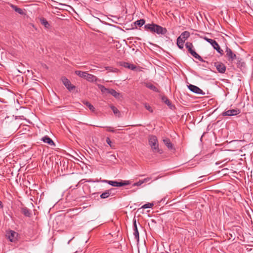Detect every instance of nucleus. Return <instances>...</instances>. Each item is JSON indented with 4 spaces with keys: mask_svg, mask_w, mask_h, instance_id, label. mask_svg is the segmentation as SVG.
<instances>
[{
    "mask_svg": "<svg viewBox=\"0 0 253 253\" xmlns=\"http://www.w3.org/2000/svg\"><path fill=\"white\" fill-rule=\"evenodd\" d=\"M144 28L146 31L153 33H156L158 35H164L167 32V30L166 28L162 27L154 23L146 24L144 25Z\"/></svg>",
    "mask_w": 253,
    "mask_h": 253,
    "instance_id": "obj_1",
    "label": "nucleus"
},
{
    "mask_svg": "<svg viewBox=\"0 0 253 253\" xmlns=\"http://www.w3.org/2000/svg\"><path fill=\"white\" fill-rule=\"evenodd\" d=\"M225 57L227 58L228 61L230 63H232L233 62L236 60L237 61V64H238V66H239L240 63L241 62V59L237 56L236 54H235L231 49L226 46L225 50Z\"/></svg>",
    "mask_w": 253,
    "mask_h": 253,
    "instance_id": "obj_2",
    "label": "nucleus"
},
{
    "mask_svg": "<svg viewBox=\"0 0 253 253\" xmlns=\"http://www.w3.org/2000/svg\"><path fill=\"white\" fill-rule=\"evenodd\" d=\"M149 144L151 147L152 150L155 152H158L160 154L162 151L159 148V144L157 137L155 135H149L148 137Z\"/></svg>",
    "mask_w": 253,
    "mask_h": 253,
    "instance_id": "obj_3",
    "label": "nucleus"
},
{
    "mask_svg": "<svg viewBox=\"0 0 253 253\" xmlns=\"http://www.w3.org/2000/svg\"><path fill=\"white\" fill-rule=\"evenodd\" d=\"M185 46L186 48H187L189 52L196 59H198L199 60L203 62L202 58L196 53V52L193 49V45L191 42H187L185 44Z\"/></svg>",
    "mask_w": 253,
    "mask_h": 253,
    "instance_id": "obj_4",
    "label": "nucleus"
},
{
    "mask_svg": "<svg viewBox=\"0 0 253 253\" xmlns=\"http://www.w3.org/2000/svg\"><path fill=\"white\" fill-rule=\"evenodd\" d=\"M102 181L105 183H107L114 187H121L129 185L130 183L129 181H122L121 182H118L116 181L103 180Z\"/></svg>",
    "mask_w": 253,
    "mask_h": 253,
    "instance_id": "obj_5",
    "label": "nucleus"
},
{
    "mask_svg": "<svg viewBox=\"0 0 253 253\" xmlns=\"http://www.w3.org/2000/svg\"><path fill=\"white\" fill-rule=\"evenodd\" d=\"M18 234L13 230H10L6 232V237L11 242H15L17 240Z\"/></svg>",
    "mask_w": 253,
    "mask_h": 253,
    "instance_id": "obj_6",
    "label": "nucleus"
},
{
    "mask_svg": "<svg viewBox=\"0 0 253 253\" xmlns=\"http://www.w3.org/2000/svg\"><path fill=\"white\" fill-rule=\"evenodd\" d=\"M61 80L63 84L69 91H71L75 89L76 86L72 84L71 82L67 78L62 77Z\"/></svg>",
    "mask_w": 253,
    "mask_h": 253,
    "instance_id": "obj_7",
    "label": "nucleus"
},
{
    "mask_svg": "<svg viewBox=\"0 0 253 253\" xmlns=\"http://www.w3.org/2000/svg\"><path fill=\"white\" fill-rule=\"evenodd\" d=\"M214 65L219 73L221 74L225 73L226 66L223 63L221 62H216L214 63Z\"/></svg>",
    "mask_w": 253,
    "mask_h": 253,
    "instance_id": "obj_8",
    "label": "nucleus"
},
{
    "mask_svg": "<svg viewBox=\"0 0 253 253\" xmlns=\"http://www.w3.org/2000/svg\"><path fill=\"white\" fill-rule=\"evenodd\" d=\"M240 111L239 109H231L228 110L222 113V115L223 116H232L239 114Z\"/></svg>",
    "mask_w": 253,
    "mask_h": 253,
    "instance_id": "obj_9",
    "label": "nucleus"
},
{
    "mask_svg": "<svg viewBox=\"0 0 253 253\" xmlns=\"http://www.w3.org/2000/svg\"><path fill=\"white\" fill-rule=\"evenodd\" d=\"M188 88L192 92L199 94H205V93L203 92V91L200 89L199 87H198L197 86H195L193 84H190L188 86Z\"/></svg>",
    "mask_w": 253,
    "mask_h": 253,
    "instance_id": "obj_10",
    "label": "nucleus"
},
{
    "mask_svg": "<svg viewBox=\"0 0 253 253\" xmlns=\"http://www.w3.org/2000/svg\"><path fill=\"white\" fill-rule=\"evenodd\" d=\"M114 191L115 189L114 188H111L109 190H106L104 192L102 193L100 195V198L101 199H106L110 196H113L114 195L113 192Z\"/></svg>",
    "mask_w": 253,
    "mask_h": 253,
    "instance_id": "obj_11",
    "label": "nucleus"
},
{
    "mask_svg": "<svg viewBox=\"0 0 253 253\" xmlns=\"http://www.w3.org/2000/svg\"><path fill=\"white\" fill-rule=\"evenodd\" d=\"M190 37V33L188 31H185L182 32L181 35L177 38L179 40L182 41L184 42Z\"/></svg>",
    "mask_w": 253,
    "mask_h": 253,
    "instance_id": "obj_12",
    "label": "nucleus"
},
{
    "mask_svg": "<svg viewBox=\"0 0 253 253\" xmlns=\"http://www.w3.org/2000/svg\"><path fill=\"white\" fill-rule=\"evenodd\" d=\"M43 142L49 144L50 146H55V143L53 141L49 138L48 136L46 135L43 137L42 139Z\"/></svg>",
    "mask_w": 253,
    "mask_h": 253,
    "instance_id": "obj_13",
    "label": "nucleus"
},
{
    "mask_svg": "<svg viewBox=\"0 0 253 253\" xmlns=\"http://www.w3.org/2000/svg\"><path fill=\"white\" fill-rule=\"evenodd\" d=\"M85 80L89 82H95L98 81V78L93 75L87 73Z\"/></svg>",
    "mask_w": 253,
    "mask_h": 253,
    "instance_id": "obj_14",
    "label": "nucleus"
},
{
    "mask_svg": "<svg viewBox=\"0 0 253 253\" xmlns=\"http://www.w3.org/2000/svg\"><path fill=\"white\" fill-rule=\"evenodd\" d=\"M163 141L165 145L168 147L169 149H173V144L171 143L169 139L166 138L165 139H163Z\"/></svg>",
    "mask_w": 253,
    "mask_h": 253,
    "instance_id": "obj_15",
    "label": "nucleus"
},
{
    "mask_svg": "<svg viewBox=\"0 0 253 253\" xmlns=\"http://www.w3.org/2000/svg\"><path fill=\"white\" fill-rule=\"evenodd\" d=\"M211 45L220 55H222L223 54V50L220 48L219 44L216 41Z\"/></svg>",
    "mask_w": 253,
    "mask_h": 253,
    "instance_id": "obj_16",
    "label": "nucleus"
},
{
    "mask_svg": "<svg viewBox=\"0 0 253 253\" xmlns=\"http://www.w3.org/2000/svg\"><path fill=\"white\" fill-rule=\"evenodd\" d=\"M144 84H145V86L147 88H149L150 89H151L156 92H159V90L158 89V88L157 87H156L155 85H154L152 83H144Z\"/></svg>",
    "mask_w": 253,
    "mask_h": 253,
    "instance_id": "obj_17",
    "label": "nucleus"
},
{
    "mask_svg": "<svg viewBox=\"0 0 253 253\" xmlns=\"http://www.w3.org/2000/svg\"><path fill=\"white\" fill-rule=\"evenodd\" d=\"M10 6L15 12H17L18 13L21 15L24 14L23 10L21 8L17 7L16 5L11 4Z\"/></svg>",
    "mask_w": 253,
    "mask_h": 253,
    "instance_id": "obj_18",
    "label": "nucleus"
},
{
    "mask_svg": "<svg viewBox=\"0 0 253 253\" xmlns=\"http://www.w3.org/2000/svg\"><path fill=\"white\" fill-rule=\"evenodd\" d=\"M98 86L102 93L109 94V92L110 89L106 88L104 85L101 84H98Z\"/></svg>",
    "mask_w": 253,
    "mask_h": 253,
    "instance_id": "obj_19",
    "label": "nucleus"
},
{
    "mask_svg": "<svg viewBox=\"0 0 253 253\" xmlns=\"http://www.w3.org/2000/svg\"><path fill=\"white\" fill-rule=\"evenodd\" d=\"M75 74L80 77L83 78L85 79H86V75H87V72L81 71H76Z\"/></svg>",
    "mask_w": 253,
    "mask_h": 253,
    "instance_id": "obj_20",
    "label": "nucleus"
},
{
    "mask_svg": "<svg viewBox=\"0 0 253 253\" xmlns=\"http://www.w3.org/2000/svg\"><path fill=\"white\" fill-rule=\"evenodd\" d=\"M162 100L164 102L170 109H172L173 105L171 104L169 100L165 96H163L162 97Z\"/></svg>",
    "mask_w": 253,
    "mask_h": 253,
    "instance_id": "obj_21",
    "label": "nucleus"
},
{
    "mask_svg": "<svg viewBox=\"0 0 253 253\" xmlns=\"http://www.w3.org/2000/svg\"><path fill=\"white\" fill-rule=\"evenodd\" d=\"M122 65L125 68H127L132 70L136 68V66L135 65L133 64H129L127 62H124Z\"/></svg>",
    "mask_w": 253,
    "mask_h": 253,
    "instance_id": "obj_22",
    "label": "nucleus"
},
{
    "mask_svg": "<svg viewBox=\"0 0 253 253\" xmlns=\"http://www.w3.org/2000/svg\"><path fill=\"white\" fill-rule=\"evenodd\" d=\"M109 94H111L113 95L114 97L116 98H119V96L120 95V93L117 92L116 90H115L113 89H110L109 92Z\"/></svg>",
    "mask_w": 253,
    "mask_h": 253,
    "instance_id": "obj_23",
    "label": "nucleus"
},
{
    "mask_svg": "<svg viewBox=\"0 0 253 253\" xmlns=\"http://www.w3.org/2000/svg\"><path fill=\"white\" fill-rule=\"evenodd\" d=\"M22 213L27 217H29L31 215V212L30 210L27 208H24L22 209Z\"/></svg>",
    "mask_w": 253,
    "mask_h": 253,
    "instance_id": "obj_24",
    "label": "nucleus"
},
{
    "mask_svg": "<svg viewBox=\"0 0 253 253\" xmlns=\"http://www.w3.org/2000/svg\"><path fill=\"white\" fill-rule=\"evenodd\" d=\"M145 21L143 19H141L140 20H138L134 22V24L136 25H137L139 27H141L145 24Z\"/></svg>",
    "mask_w": 253,
    "mask_h": 253,
    "instance_id": "obj_25",
    "label": "nucleus"
},
{
    "mask_svg": "<svg viewBox=\"0 0 253 253\" xmlns=\"http://www.w3.org/2000/svg\"><path fill=\"white\" fill-rule=\"evenodd\" d=\"M184 42H182V41H181L179 40L178 39H177V42L176 44L177 46L181 49H182L184 47Z\"/></svg>",
    "mask_w": 253,
    "mask_h": 253,
    "instance_id": "obj_26",
    "label": "nucleus"
},
{
    "mask_svg": "<svg viewBox=\"0 0 253 253\" xmlns=\"http://www.w3.org/2000/svg\"><path fill=\"white\" fill-rule=\"evenodd\" d=\"M84 103L91 110L92 112H94L95 108L93 105H92L89 102L84 101Z\"/></svg>",
    "mask_w": 253,
    "mask_h": 253,
    "instance_id": "obj_27",
    "label": "nucleus"
},
{
    "mask_svg": "<svg viewBox=\"0 0 253 253\" xmlns=\"http://www.w3.org/2000/svg\"><path fill=\"white\" fill-rule=\"evenodd\" d=\"M40 21H41V24H42L43 25H44V26L45 28H47L49 27V24L48 22H47V21L45 19L42 18L40 19Z\"/></svg>",
    "mask_w": 253,
    "mask_h": 253,
    "instance_id": "obj_28",
    "label": "nucleus"
},
{
    "mask_svg": "<svg viewBox=\"0 0 253 253\" xmlns=\"http://www.w3.org/2000/svg\"><path fill=\"white\" fill-rule=\"evenodd\" d=\"M110 108L115 115H118V116H119L120 115V112L116 107L112 105L110 106Z\"/></svg>",
    "mask_w": 253,
    "mask_h": 253,
    "instance_id": "obj_29",
    "label": "nucleus"
},
{
    "mask_svg": "<svg viewBox=\"0 0 253 253\" xmlns=\"http://www.w3.org/2000/svg\"><path fill=\"white\" fill-rule=\"evenodd\" d=\"M153 203H148L144 204L143 206H142L141 208L143 209L151 208L153 206Z\"/></svg>",
    "mask_w": 253,
    "mask_h": 253,
    "instance_id": "obj_30",
    "label": "nucleus"
},
{
    "mask_svg": "<svg viewBox=\"0 0 253 253\" xmlns=\"http://www.w3.org/2000/svg\"><path fill=\"white\" fill-rule=\"evenodd\" d=\"M144 107L145 108L148 110L151 113H152L153 112V110L152 108V107L149 105V104L147 103H145L144 104Z\"/></svg>",
    "mask_w": 253,
    "mask_h": 253,
    "instance_id": "obj_31",
    "label": "nucleus"
},
{
    "mask_svg": "<svg viewBox=\"0 0 253 253\" xmlns=\"http://www.w3.org/2000/svg\"><path fill=\"white\" fill-rule=\"evenodd\" d=\"M133 235H134V236L135 237V238L138 241L139 240V232H138V231H134Z\"/></svg>",
    "mask_w": 253,
    "mask_h": 253,
    "instance_id": "obj_32",
    "label": "nucleus"
},
{
    "mask_svg": "<svg viewBox=\"0 0 253 253\" xmlns=\"http://www.w3.org/2000/svg\"><path fill=\"white\" fill-rule=\"evenodd\" d=\"M133 230L134 231H138L136 220L134 219L133 221Z\"/></svg>",
    "mask_w": 253,
    "mask_h": 253,
    "instance_id": "obj_33",
    "label": "nucleus"
},
{
    "mask_svg": "<svg viewBox=\"0 0 253 253\" xmlns=\"http://www.w3.org/2000/svg\"><path fill=\"white\" fill-rule=\"evenodd\" d=\"M143 183L142 182V180H140L139 181L137 182H135L133 184V186H140L141 184H142Z\"/></svg>",
    "mask_w": 253,
    "mask_h": 253,
    "instance_id": "obj_34",
    "label": "nucleus"
},
{
    "mask_svg": "<svg viewBox=\"0 0 253 253\" xmlns=\"http://www.w3.org/2000/svg\"><path fill=\"white\" fill-rule=\"evenodd\" d=\"M151 179L150 177H147L144 178V179L142 180V182L144 183L145 182H147L149 181Z\"/></svg>",
    "mask_w": 253,
    "mask_h": 253,
    "instance_id": "obj_35",
    "label": "nucleus"
},
{
    "mask_svg": "<svg viewBox=\"0 0 253 253\" xmlns=\"http://www.w3.org/2000/svg\"><path fill=\"white\" fill-rule=\"evenodd\" d=\"M107 128V131L110 132H114L115 131L114 129L112 128L111 127L107 126L106 127Z\"/></svg>",
    "mask_w": 253,
    "mask_h": 253,
    "instance_id": "obj_36",
    "label": "nucleus"
},
{
    "mask_svg": "<svg viewBox=\"0 0 253 253\" xmlns=\"http://www.w3.org/2000/svg\"><path fill=\"white\" fill-rule=\"evenodd\" d=\"M214 42H215V40L210 39V40L208 41V42L210 43L211 45H212Z\"/></svg>",
    "mask_w": 253,
    "mask_h": 253,
    "instance_id": "obj_37",
    "label": "nucleus"
},
{
    "mask_svg": "<svg viewBox=\"0 0 253 253\" xmlns=\"http://www.w3.org/2000/svg\"><path fill=\"white\" fill-rule=\"evenodd\" d=\"M105 69L106 70H109V71H112V72H115V70L111 69V67H109V66L108 67H105Z\"/></svg>",
    "mask_w": 253,
    "mask_h": 253,
    "instance_id": "obj_38",
    "label": "nucleus"
},
{
    "mask_svg": "<svg viewBox=\"0 0 253 253\" xmlns=\"http://www.w3.org/2000/svg\"><path fill=\"white\" fill-rule=\"evenodd\" d=\"M201 38H203V39H204L205 41H206L207 42H208L209 40H210L209 38H208V37H201Z\"/></svg>",
    "mask_w": 253,
    "mask_h": 253,
    "instance_id": "obj_39",
    "label": "nucleus"
},
{
    "mask_svg": "<svg viewBox=\"0 0 253 253\" xmlns=\"http://www.w3.org/2000/svg\"><path fill=\"white\" fill-rule=\"evenodd\" d=\"M106 142H107V143L109 145H111V141L110 139L109 138H107V139H106Z\"/></svg>",
    "mask_w": 253,
    "mask_h": 253,
    "instance_id": "obj_40",
    "label": "nucleus"
},
{
    "mask_svg": "<svg viewBox=\"0 0 253 253\" xmlns=\"http://www.w3.org/2000/svg\"><path fill=\"white\" fill-rule=\"evenodd\" d=\"M2 208V202L0 201V208Z\"/></svg>",
    "mask_w": 253,
    "mask_h": 253,
    "instance_id": "obj_41",
    "label": "nucleus"
}]
</instances>
